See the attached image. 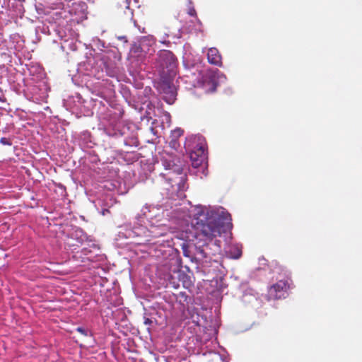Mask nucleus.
<instances>
[{
    "label": "nucleus",
    "instance_id": "f257e3e1",
    "mask_svg": "<svg viewBox=\"0 0 362 362\" xmlns=\"http://www.w3.org/2000/svg\"><path fill=\"white\" fill-rule=\"evenodd\" d=\"M226 221V218L220 214L213 211H207L203 218H198L194 224V237L198 238L202 236L206 240H212L225 232Z\"/></svg>",
    "mask_w": 362,
    "mask_h": 362
},
{
    "label": "nucleus",
    "instance_id": "f03ea898",
    "mask_svg": "<svg viewBox=\"0 0 362 362\" xmlns=\"http://www.w3.org/2000/svg\"><path fill=\"white\" fill-rule=\"evenodd\" d=\"M162 162L165 172L162 173L160 176L165 180L169 187H173L177 185L180 189L186 177V175L183 173L182 165L177 164L175 160L171 158H163Z\"/></svg>",
    "mask_w": 362,
    "mask_h": 362
},
{
    "label": "nucleus",
    "instance_id": "7ed1b4c3",
    "mask_svg": "<svg viewBox=\"0 0 362 362\" xmlns=\"http://www.w3.org/2000/svg\"><path fill=\"white\" fill-rule=\"evenodd\" d=\"M189 158L193 168L201 166L206 159L204 146L201 143L196 144L189 152Z\"/></svg>",
    "mask_w": 362,
    "mask_h": 362
},
{
    "label": "nucleus",
    "instance_id": "20e7f679",
    "mask_svg": "<svg viewBox=\"0 0 362 362\" xmlns=\"http://www.w3.org/2000/svg\"><path fill=\"white\" fill-rule=\"evenodd\" d=\"M289 288L286 281L280 280L271 286L268 290V295L272 299L285 298Z\"/></svg>",
    "mask_w": 362,
    "mask_h": 362
},
{
    "label": "nucleus",
    "instance_id": "39448f33",
    "mask_svg": "<svg viewBox=\"0 0 362 362\" xmlns=\"http://www.w3.org/2000/svg\"><path fill=\"white\" fill-rule=\"evenodd\" d=\"M115 9L118 15H124L127 16H131L132 15L128 0H117L115 5Z\"/></svg>",
    "mask_w": 362,
    "mask_h": 362
},
{
    "label": "nucleus",
    "instance_id": "423d86ee",
    "mask_svg": "<svg viewBox=\"0 0 362 362\" xmlns=\"http://www.w3.org/2000/svg\"><path fill=\"white\" fill-rule=\"evenodd\" d=\"M208 62L216 66L221 65V56L218 50L215 47H211L208 49L207 52Z\"/></svg>",
    "mask_w": 362,
    "mask_h": 362
},
{
    "label": "nucleus",
    "instance_id": "0eeeda50",
    "mask_svg": "<svg viewBox=\"0 0 362 362\" xmlns=\"http://www.w3.org/2000/svg\"><path fill=\"white\" fill-rule=\"evenodd\" d=\"M228 256L235 259H239L242 256V247L239 245H233L228 252Z\"/></svg>",
    "mask_w": 362,
    "mask_h": 362
},
{
    "label": "nucleus",
    "instance_id": "6e6552de",
    "mask_svg": "<svg viewBox=\"0 0 362 362\" xmlns=\"http://www.w3.org/2000/svg\"><path fill=\"white\" fill-rule=\"evenodd\" d=\"M183 132L184 131L182 129H181L180 128H177L176 129H175L173 132H172V136L175 139H173L170 143L173 144V145L175 144L176 143V141L175 139H178L179 137H180L182 134H183Z\"/></svg>",
    "mask_w": 362,
    "mask_h": 362
},
{
    "label": "nucleus",
    "instance_id": "1a4fd4ad",
    "mask_svg": "<svg viewBox=\"0 0 362 362\" xmlns=\"http://www.w3.org/2000/svg\"><path fill=\"white\" fill-rule=\"evenodd\" d=\"M160 58L161 59H170L171 61H174V55L170 51H163L160 54Z\"/></svg>",
    "mask_w": 362,
    "mask_h": 362
},
{
    "label": "nucleus",
    "instance_id": "9d476101",
    "mask_svg": "<svg viewBox=\"0 0 362 362\" xmlns=\"http://www.w3.org/2000/svg\"><path fill=\"white\" fill-rule=\"evenodd\" d=\"M187 1L189 2L187 13L191 16H197V12H196L194 7L193 6L192 1L191 0H187Z\"/></svg>",
    "mask_w": 362,
    "mask_h": 362
},
{
    "label": "nucleus",
    "instance_id": "9b49d317",
    "mask_svg": "<svg viewBox=\"0 0 362 362\" xmlns=\"http://www.w3.org/2000/svg\"><path fill=\"white\" fill-rule=\"evenodd\" d=\"M0 143L4 146H11L12 145V141H11V139L6 138V137L1 138Z\"/></svg>",
    "mask_w": 362,
    "mask_h": 362
},
{
    "label": "nucleus",
    "instance_id": "f8f14e48",
    "mask_svg": "<svg viewBox=\"0 0 362 362\" xmlns=\"http://www.w3.org/2000/svg\"><path fill=\"white\" fill-rule=\"evenodd\" d=\"M76 331L79 332L83 336H88V330L86 329L85 328L82 327H78L76 328Z\"/></svg>",
    "mask_w": 362,
    "mask_h": 362
},
{
    "label": "nucleus",
    "instance_id": "ddd939ff",
    "mask_svg": "<svg viewBox=\"0 0 362 362\" xmlns=\"http://www.w3.org/2000/svg\"><path fill=\"white\" fill-rule=\"evenodd\" d=\"M199 252L204 257H207L209 256V254L205 252L204 249L203 248H199Z\"/></svg>",
    "mask_w": 362,
    "mask_h": 362
},
{
    "label": "nucleus",
    "instance_id": "4468645a",
    "mask_svg": "<svg viewBox=\"0 0 362 362\" xmlns=\"http://www.w3.org/2000/svg\"><path fill=\"white\" fill-rule=\"evenodd\" d=\"M152 323V320L149 318H145L144 320V324L147 325H150Z\"/></svg>",
    "mask_w": 362,
    "mask_h": 362
},
{
    "label": "nucleus",
    "instance_id": "2eb2a0df",
    "mask_svg": "<svg viewBox=\"0 0 362 362\" xmlns=\"http://www.w3.org/2000/svg\"><path fill=\"white\" fill-rule=\"evenodd\" d=\"M191 285H192V284H191V281H184V286H185V287H187H187L190 286Z\"/></svg>",
    "mask_w": 362,
    "mask_h": 362
},
{
    "label": "nucleus",
    "instance_id": "dca6fc26",
    "mask_svg": "<svg viewBox=\"0 0 362 362\" xmlns=\"http://www.w3.org/2000/svg\"><path fill=\"white\" fill-rule=\"evenodd\" d=\"M216 88V85L215 83H213V88H212L211 91H215Z\"/></svg>",
    "mask_w": 362,
    "mask_h": 362
}]
</instances>
